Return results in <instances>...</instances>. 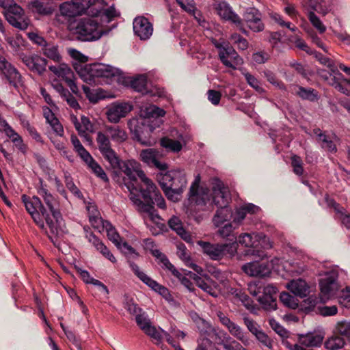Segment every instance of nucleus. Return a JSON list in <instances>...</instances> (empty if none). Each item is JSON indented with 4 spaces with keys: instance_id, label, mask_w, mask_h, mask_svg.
Masks as SVG:
<instances>
[{
    "instance_id": "55",
    "label": "nucleus",
    "mask_w": 350,
    "mask_h": 350,
    "mask_svg": "<svg viewBox=\"0 0 350 350\" xmlns=\"http://www.w3.org/2000/svg\"><path fill=\"white\" fill-rule=\"evenodd\" d=\"M64 179L66 186L70 191V192L77 198H82V193L75 185V184L73 182L72 178L71 177L70 174L67 172L64 173Z\"/></svg>"
},
{
    "instance_id": "49",
    "label": "nucleus",
    "mask_w": 350,
    "mask_h": 350,
    "mask_svg": "<svg viewBox=\"0 0 350 350\" xmlns=\"http://www.w3.org/2000/svg\"><path fill=\"white\" fill-rule=\"evenodd\" d=\"M103 225L106 228L108 239L117 247L122 241L120 236L109 222L105 221Z\"/></svg>"
},
{
    "instance_id": "42",
    "label": "nucleus",
    "mask_w": 350,
    "mask_h": 350,
    "mask_svg": "<svg viewBox=\"0 0 350 350\" xmlns=\"http://www.w3.org/2000/svg\"><path fill=\"white\" fill-rule=\"evenodd\" d=\"M59 12L62 16L68 18L81 16L72 0L62 3L59 5Z\"/></svg>"
},
{
    "instance_id": "50",
    "label": "nucleus",
    "mask_w": 350,
    "mask_h": 350,
    "mask_svg": "<svg viewBox=\"0 0 350 350\" xmlns=\"http://www.w3.org/2000/svg\"><path fill=\"white\" fill-rule=\"evenodd\" d=\"M221 227L217 230V234L222 238H227L230 241H232L233 242H236L237 237L233 234V230L234 228L232 226L231 223L225 224L223 226Z\"/></svg>"
},
{
    "instance_id": "11",
    "label": "nucleus",
    "mask_w": 350,
    "mask_h": 350,
    "mask_svg": "<svg viewBox=\"0 0 350 350\" xmlns=\"http://www.w3.org/2000/svg\"><path fill=\"white\" fill-rule=\"evenodd\" d=\"M130 267L135 275L152 290L158 293L167 300L170 299L171 295L169 290L141 271L139 267L135 262H130Z\"/></svg>"
},
{
    "instance_id": "23",
    "label": "nucleus",
    "mask_w": 350,
    "mask_h": 350,
    "mask_svg": "<svg viewBox=\"0 0 350 350\" xmlns=\"http://www.w3.org/2000/svg\"><path fill=\"white\" fill-rule=\"evenodd\" d=\"M213 203L219 208L227 206L228 204L229 195L228 189L224 187L223 183L215 180L212 188Z\"/></svg>"
},
{
    "instance_id": "43",
    "label": "nucleus",
    "mask_w": 350,
    "mask_h": 350,
    "mask_svg": "<svg viewBox=\"0 0 350 350\" xmlns=\"http://www.w3.org/2000/svg\"><path fill=\"white\" fill-rule=\"evenodd\" d=\"M73 123L79 135L85 134L87 131L92 132L94 130L93 124L90 119L85 116H81V122H79L77 118L74 117Z\"/></svg>"
},
{
    "instance_id": "21",
    "label": "nucleus",
    "mask_w": 350,
    "mask_h": 350,
    "mask_svg": "<svg viewBox=\"0 0 350 350\" xmlns=\"http://www.w3.org/2000/svg\"><path fill=\"white\" fill-rule=\"evenodd\" d=\"M241 269L247 275L253 277L264 278L271 273V269L267 263L257 260L244 264Z\"/></svg>"
},
{
    "instance_id": "52",
    "label": "nucleus",
    "mask_w": 350,
    "mask_h": 350,
    "mask_svg": "<svg viewBox=\"0 0 350 350\" xmlns=\"http://www.w3.org/2000/svg\"><path fill=\"white\" fill-rule=\"evenodd\" d=\"M308 13V18L311 24L319 31L320 33H323L325 31L326 27L323 24L320 18L314 14L315 11L311 10H306Z\"/></svg>"
},
{
    "instance_id": "31",
    "label": "nucleus",
    "mask_w": 350,
    "mask_h": 350,
    "mask_svg": "<svg viewBox=\"0 0 350 350\" xmlns=\"http://www.w3.org/2000/svg\"><path fill=\"white\" fill-rule=\"evenodd\" d=\"M105 131L110 139L115 143L121 144L128 138L125 130L118 125L106 126Z\"/></svg>"
},
{
    "instance_id": "7",
    "label": "nucleus",
    "mask_w": 350,
    "mask_h": 350,
    "mask_svg": "<svg viewBox=\"0 0 350 350\" xmlns=\"http://www.w3.org/2000/svg\"><path fill=\"white\" fill-rule=\"evenodd\" d=\"M198 245L202 247L203 253L213 260H221L227 255L232 257L237 253V244L235 242L219 244L198 241Z\"/></svg>"
},
{
    "instance_id": "4",
    "label": "nucleus",
    "mask_w": 350,
    "mask_h": 350,
    "mask_svg": "<svg viewBox=\"0 0 350 350\" xmlns=\"http://www.w3.org/2000/svg\"><path fill=\"white\" fill-rule=\"evenodd\" d=\"M68 29L78 40L83 42L98 40L108 33L96 19L90 17L75 20L69 24Z\"/></svg>"
},
{
    "instance_id": "30",
    "label": "nucleus",
    "mask_w": 350,
    "mask_h": 350,
    "mask_svg": "<svg viewBox=\"0 0 350 350\" xmlns=\"http://www.w3.org/2000/svg\"><path fill=\"white\" fill-rule=\"evenodd\" d=\"M165 111L154 105L142 106L140 109L139 115L144 119L154 118L158 122H161L159 118L163 117Z\"/></svg>"
},
{
    "instance_id": "15",
    "label": "nucleus",
    "mask_w": 350,
    "mask_h": 350,
    "mask_svg": "<svg viewBox=\"0 0 350 350\" xmlns=\"http://www.w3.org/2000/svg\"><path fill=\"white\" fill-rule=\"evenodd\" d=\"M256 234L257 233L241 234L239 237L238 241L241 245L247 247H250L247 254L252 255L256 258H259L260 260H263L267 258L268 256L265 252L258 249V245L256 244Z\"/></svg>"
},
{
    "instance_id": "26",
    "label": "nucleus",
    "mask_w": 350,
    "mask_h": 350,
    "mask_svg": "<svg viewBox=\"0 0 350 350\" xmlns=\"http://www.w3.org/2000/svg\"><path fill=\"white\" fill-rule=\"evenodd\" d=\"M187 275L192 278L196 282V285L204 291L213 297H215L217 296L215 289L216 286L215 282H213V284H211L210 282L211 280L208 277L205 276L204 278H202L191 271H189Z\"/></svg>"
},
{
    "instance_id": "47",
    "label": "nucleus",
    "mask_w": 350,
    "mask_h": 350,
    "mask_svg": "<svg viewBox=\"0 0 350 350\" xmlns=\"http://www.w3.org/2000/svg\"><path fill=\"white\" fill-rule=\"evenodd\" d=\"M117 248L119 249L121 252L123 253L129 259L128 261L129 264L130 262H132L131 259H136L139 256V254L136 252V250L126 242L121 241L117 246Z\"/></svg>"
},
{
    "instance_id": "33",
    "label": "nucleus",
    "mask_w": 350,
    "mask_h": 350,
    "mask_svg": "<svg viewBox=\"0 0 350 350\" xmlns=\"http://www.w3.org/2000/svg\"><path fill=\"white\" fill-rule=\"evenodd\" d=\"M119 15L120 13L115 9L113 5L106 9L95 8L94 11H91L92 16H100L107 23L111 22L115 18L119 16Z\"/></svg>"
},
{
    "instance_id": "56",
    "label": "nucleus",
    "mask_w": 350,
    "mask_h": 350,
    "mask_svg": "<svg viewBox=\"0 0 350 350\" xmlns=\"http://www.w3.org/2000/svg\"><path fill=\"white\" fill-rule=\"evenodd\" d=\"M82 89L84 94H85L86 98L91 103H96L103 98V96L98 92V89L91 90L90 88L85 85L82 86Z\"/></svg>"
},
{
    "instance_id": "63",
    "label": "nucleus",
    "mask_w": 350,
    "mask_h": 350,
    "mask_svg": "<svg viewBox=\"0 0 350 350\" xmlns=\"http://www.w3.org/2000/svg\"><path fill=\"white\" fill-rule=\"evenodd\" d=\"M124 308L132 314H139L141 308L133 301L132 299L126 297L124 302Z\"/></svg>"
},
{
    "instance_id": "46",
    "label": "nucleus",
    "mask_w": 350,
    "mask_h": 350,
    "mask_svg": "<svg viewBox=\"0 0 350 350\" xmlns=\"http://www.w3.org/2000/svg\"><path fill=\"white\" fill-rule=\"evenodd\" d=\"M109 139L110 137L107 133H104L101 131L97 133L96 141L98 150L100 152L111 148V144Z\"/></svg>"
},
{
    "instance_id": "62",
    "label": "nucleus",
    "mask_w": 350,
    "mask_h": 350,
    "mask_svg": "<svg viewBox=\"0 0 350 350\" xmlns=\"http://www.w3.org/2000/svg\"><path fill=\"white\" fill-rule=\"evenodd\" d=\"M291 165L295 174L301 176L304 174L303 161L300 157L293 154L291 157Z\"/></svg>"
},
{
    "instance_id": "53",
    "label": "nucleus",
    "mask_w": 350,
    "mask_h": 350,
    "mask_svg": "<svg viewBox=\"0 0 350 350\" xmlns=\"http://www.w3.org/2000/svg\"><path fill=\"white\" fill-rule=\"evenodd\" d=\"M86 164L98 178L105 182L109 181V178L106 173L104 172L101 166L94 159H92V160L88 162Z\"/></svg>"
},
{
    "instance_id": "12",
    "label": "nucleus",
    "mask_w": 350,
    "mask_h": 350,
    "mask_svg": "<svg viewBox=\"0 0 350 350\" xmlns=\"http://www.w3.org/2000/svg\"><path fill=\"white\" fill-rule=\"evenodd\" d=\"M338 278V271L331 270L326 272L325 276L321 279L319 282L321 292L326 298H330L338 291L339 288Z\"/></svg>"
},
{
    "instance_id": "1",
    "label": "nucleus",
    "mask_w": 350,
    "mask_h": 350,
    "mask_svg": "<svg viewBox=\"0 0 350 350\" xmlns=\"http://www.w3.org/2000/svg\"><path fill=\"white\" fill-rule=\"evenodd\" d=\"M154 189L149 190L148 184L144 187L141 186L138 193H135V189L133 185H129V189H131V200L136 206L137 210L140 213L144 219H149L156 224H159L161 220L157 210L154 208V204L161 209L166 208L165 199L161 196L156 185L152 183Z\"/></svg>"
},
{
    "instance_id": "6",
    "label": "nucleus",
    "mask_w": 350,
    "mask_h": 350,
    "mask_svg": "<svg viewBox=\"0 0 350 350\" xmlns=\"http://www.w3.org/2000/svg\"><path fill=\"white\" fill-rule=\"evenodd\" d=\"M120 167L116 169L120 170L127 176L128 181L124 180V185L130 192L131 197V189H129V185H133L135 189V193H138L141 186H145L148 184L149 190L152 191L154 188L152 186V182L146 177L145 173L139 168V165L135 160H126L120 162Z\"/></svg>"
},
{
    "instance_id": "38",
    "label": "nucleus",
    "mask_w": 350,
    "mask_h": 350,
    "mask_svg": "<svg viewBox=\"0 0 350 350\" xmlns=\"http://www.w3.org/2000/svg\"><path fill=\"white\" fill-rule=\"evenodd\" d=\"M41 51L44 56L55 62L59 63L62 61V57L59 53L58 46L53 43L47 42L43 48H41Z\"/></svg>"
},
{
    "instance_id": "57",
    "label": "nucleus",
    "mask_w": 350,
    "mask_h": 350,
    "mask_svg": "<svg viewBox=\"0 0 350 350\" xmlns=\"http://www.w3.org/2000/svg\"><path fill=\"white\" fill-rule=\"evenodd\" d=\"M247 83L258 93H264V88L260 86V81L250 72L243 73Z\"/></svg>"
},
{
    "instance_id": "20",
    "label": "nucleus",
    "mask_w": 350,
    "mask_h": 350,
    "mask_svg": "<svg viewBox=\"0 0 350 350\" xmlns=\"http://www.w3.org/2000/svg\"><path fill=\"white\" fill-rule=\"evenodd\" d=\"M135 34L142 40L150 38L153 32L152 24L144 16L136 17L133 23Z\"/></svg>"
},
{
    "instance_id": "40",
    "label": "nucleus",
    "mask_w": 350,
    "mask_h": 350,
    "mask_svg": "<svg viewBox=\"0 0 350 350\" xmlns=\"http://www.w3.org/2000/svg\"><path fill=\"white\" fill-rule=\"evenodd\" d=\"M314 133L317 136L319 142H320L321 147L331 152H336V146L334 142L331 140L320 129H314Z\"/></svg>"
},
{
    "instance_id": "29",
    "label": "nucleus",
    "mask_w": 350,
    "mask_h": 350,
    "mask_svg": "<svg viewBox=\"0 0 350 350\" xmlns=\"http://www.w3.org/2000/svg\"><path fill=\"white\" fill-rule=\"evenodd\" d=\"M288 289L295 295L301 298L305 297L309 293V286L302 279L293 280L287 284Z\"/></svg>"
},
{
    "instance_id": "5",
    "label": "nucleus",
    "mask_w": 350,
    "mask_h": 350,
    "mask_svg": "<svg viewBox=\"0 0 350 350\" xmlns=\"http://www.w3.org/2000/svg\"><path fill=\"white\" fill-rule=\"evenodd\" d=\"M22 202H23L27 211L31 216L34 222L38 227L42 229L44 228V224L42 219L43 217L45 219L46 225L49 226L51 233L54 236H58V228L54 223L53 219L48 213L46 209L44 208L40 199L38 196H33L30 198L26 195L21 196Z\"/></svg>"
},
{
    "instance_id": "2",
    "label": "nucleus",
    "mask_w": 350,
    "mask_h": 350,
    "mask_svg": "<svg viewBox=\"0 0 350 350\" xmlns=\"http://www.w3.org/2000/svg\"><path fill=\"white\" fill-rule=\"evenodd\" d=\"M74 68L80 78L89 84L104 82L110 83L120 75V70L114 67L101 63L83 65L75 64Z\"/></svg>"
},
{
    "instance_id": "39",
    "label": "nucleus",
    "mask_w": 350,
    "mask_h": 350,
    "mask_svg": "<svg viewBox=\"0 0 350 350\" xmlns=\"http://www.w3.org/2000/svg\"><path fill=\"white\" fill-rule=\"evenodd\" d=\"M294 92L303 100H308L312 102L318 100V92L312 88H306L302 86L296 85L294 88Z\"/></svg>"
},
{
    "instance_id": "37",
    "label": "nucleus",
    "mask_w": 350,
    "mask_h": 350,
    "mask_svg": "<svg viewBox=\"0 0 350 350\" xmlns=\"http://www.w3.org/2000/svg\"><path fill=\"white\" fill-rule=\"evenodd\" d=\"M75 3V5L79 12H80V15L82 16L84 14L87 13V11L90 10L88 14L91 15V11L95 10L96 6V3H103L102 0H94L92 1L91 0H72Z\"/></svg>"
},
{
    "instance_id": "25",
    "label": "nucleus",
    "mask_w": 350,
    "mask_h": 350,
    "mask_svg": "<svg viewBox=\"0 0 350 350\" xmlns=\"http://www.w3.org/2000/svg\"><path fill=\"white\" fill-rule=\"evenodd\" d=\"M135 321L137 325L146 334L155 340L157 342L161 341L162 337L160 332L154 326L152 325L150 319L144 313L137 314L135 317Z\"/></svg>"
},
{
    "instance_id": "10",
    "label": "nucleus",
    "mask_w": 350,
    "mask_h": 350,
    "mask_svg": "<svg viewBox=\"0 0 350 350\" xmlns=\"http://www.w3.org/2000/svg\"><path fill=\"white\" fill-rule=\"evenodd\" d=\"M40 185L38 187V194L41 196L51 212L53 217L55 219L56 226L58 228V234L60 230V222L62 220V214L59 211V203L57 199L49 192L46 185L43 184L42 179L40 180Z\"/></svg>"
},
{
    "instance_id": "8",
    "label": "nucleus",
    "mask_w": 350,
    "mask_h": 350,
    "mask_svg": "<svg viewBox=\"0 0 350 350\" xmlns=\"http://www.w3.org/2000/svg\"><path fill=\"white\" fill-rule=\"evenodd\" d=\"M213 44L219 50V59L225 66L236 70L243 63V59L228 42L215 40Z\"/></svg>"
},
{
    "instance_id": "41",
    "label": "nucleus",
    "mask_w": 350,
    "mask_h": 350,
    "mask_svg": "<svg viewBox=\"0 0 350 350\" xmlns=\"http://www.w3.org/2000/svg\"><path fill=\"white\" fill-rule=\"evenodd\" d=\"M330 72L322 70L321 76L329 82H345L347 79L338 70L337 66L334 64L330 69Z\"/></svg>"
},
{
    "instance_id": "58",
    "label": "nucleus",
    "mask_w": 350,
    "mask_h": 350,
    "mask_svg": "<svg viewBox=\"0 0 350 350\" xmlns=\"http://www.w3.org/2000/svg\"><path fill=\"white\" fill-rule=\"evenodd\" d=\"M256 244L258 247L262 248L261 250L265 252V250L272 248L273 242L270 240L269 237L265 235L263 233H257L256 235Z\"/></svg>"
},
{
    "instance_id": "54",
    "label": "nucleus",
    "mask_w": 350,
    "mask_h": 350,
    "mask_svg": "<svg viewBox=\"0 0 350 350\" xmlns=\"http://www.w3.org/2000/svg\"><path fill=\"white\" fill-rule=\"evenodd\" d=\"M225 350H241L243 346L230 336L225 337L221 342Z\"/></svg>"
},
{
    "instance_id": "32",
    "label": "nucleus",
    "mask_w": 350,
    "mask_h": 350,
    "mask_svg": "<svg viewBox=\"0 0 350 350\" xmlns=\"http://www.w3.org/2000/svg\"><path fill=\"white\" fill-rule=\"evenodd\" d=\"M232 217V211L229 206L219 207L213 217V222L217 227L222 226L226 221H228Z\"/></svg>"
},
{
    "instance_id": "60",
    "label": "nucleus",
    "mask_w": 350,
    "mask_h": 350,
    "mask_svg": "<svg viewBox=\"0 0 350 350\" xmlns=\"http://www.w3.org/2000/svg\"><path fill=\"white\" fill-rule=\"evenodd\" d=\"M230 40L233 44L237 45L239 50L244 51L248 48L249 44L247 40L237 33H232L230 36Z\"/></svg>"
},
{
    "instance_id": "24",
    "label": "nucleus",
    "mask_w": 350,
    "mask_h": 350,
    "mask_svg": "<svg viewBox=\"0 0 350 350\" xmlns=\"http://www.w3.org/2000/svg\"><path fill=\"white\" fill-rule=\"evenodd\" d=\"M0 72L5 75L10 83L14 86L21 81L22 77L20 72L3 56L0 57Z\"/></svg>"
},
{
    "instance_id": "18",
    "label": "nucleus",
    "mask_w": 350,
    "mask_h": 350,
    "mask_svg": "<svg viewBox=\"0 0 350 350\" xmlns=\"http://www.w3.org/2000/svg\"><path fill=\"white\" fill-rule=\"evenodd\" d=\"M161 156L159 151L154 148L145 149L140 152V158L144 163L161 171H165L168 169V165L159 161Z\"/></svg>"
},
{
    "instance_id": "14",
    "label": "nucleus",
    "mask_w": 350,
    "mask_h": 350,
    "mask_svg": "<svg viewBox=\"0 0 350 350\" xmlns=\"http://www.w3.org/2000/svg\"><path fill=\"white\" fill-rule=\"evenodd\" d=\"M20 57L23 63L32 72L40 76L45 72L47 65V60L45 58L37 54L26 55L24 53H22Z\"/></svg>"
},
{
    "instance_id": "13",
    "label": "nucleus",
    "mask_w": 350,
    "mask_h": 350,
    "mask_svg": "<svg viewBox=\"0 0 350 350\" xmlns=\"http://www.w3.org/2000/svg\"><path fill=\"white\" fill-rule=\"evenodd\" d=\"M217 317L219 322L228 330L232 336L241 341L245 346L249 345V338L247 334L244 332L239 325L231 321L228 316L221 311L217 312Z\"/></svg>"
},
{
    "instance_id": "44",
    "label": "nucleus",
    "mask_w": 350,
    "mask_h": 350,
    "mask_svg": "<svg viewBox=\"0 0 350 350\" xmlns=\"http://www.w3.org/2000/svg\"><path fill=\"white\" fill-rule=\"evenodd\" d=\"M160 145L167 152H178L182 150L183 145L178 141L168 137H163L160 139Z\"/></svg>"
},
{
    "instance_id": "17",
    "label": "nucleus",
    "mask_w": 350,
    "mask_h": 350,
    "mask_svg": "<svg viewBox=\"0 0 350 350\" xmlns=\"http://www.w3.org/2000/svg\"><path fill=\"white\" fill-rule=\"evenodd\" d=\"M277 293L278 289L273 285L268 284L263 288V293L258 297V301L265 310L272 311L276 310Z\"/></svg>"
},
{
    "instance_id": "35",
    "label": "nucleus",
    "mask_w": 350,
    "mask_h": 350,
    "mask_svg": "<svg viewBox=\"0 0 350 350\" xmlns=\"http://www.w3.org/2000/svg\"><path fill=\"white\" fill-rule=\"evenodd\" d=\"M28 8L33 13L42 16L50 15L53 12L51 6L39 0H33L29 2Z\"/></svg>"
},
{
    "instance_id": "28",
    "label": "nucleus",
    "mask_w": 350,
    "mask_h": 350,
    "mask_svg": "<svg viewBox=\"0 0 350 350\" xmlns=\"http://www.w3.org/2000/svg\"><path fill=\"white\" fill-rule=\"evenodd\" d=\"M323 336L317 332H308L298 336L299 342L309 347H320L323 340Z\"/></svg>"
},
{
    "instance_id": "22",
    "label": "nucleus",
    "mask_w": 350,
    "mask_h": 350,
    "mask_svg": "<svg viewBox=\"0 0 350 350\" xmlns=\"http://www.w3.org/2000/svg\"><path fill=\"white\" fill-rule=\"evenodd\" d=\"M131 110L132 107L128 103H113L108 107L106 114L109 122L117 123Z\"/></svg>"
},
{
    "instance_id": "9",
    "label": "nucleus",
    "mask_w": 350,
    "mask_h": 350,
    "mask_svg": "<svg viewBox=\"0 0 350 350\" xmlns=\"http://www.w3.org/2000/svg\"><path fill=\"white\" fill-rule=\"evenodd\" d=\"M3 16L11 26L20 31L26 30L31 25L30 18L18 4L10 8L8 11H3Z\"/></svg>"
},
{
    "instance_id": "36",
    "label": "nucleus",
    "mask_w": 350,
    "mask_h": 350,
    "mask_svg": "<svg viewBox=\"0 0 350 350\" xmlns=\"http://www.w3.org/2000/svg\"><path fill=\"white\" fill-rule=\"evenodd\" d=\"M49 70L65 81L74 79V73L71 68L66 64H59L58 66H51Z\"/></svg>"
},
{
    "instance_id": "34",
    "label": "nucleus",
    "mask_w": 350,
    "mask_h": 350,
    "mask_svg": "<svg viewBox=\"0 0 350 350\" xmlns=\"http://www.w3.org/2000/svg\"><path fill=\"white\" fill-rule=\"evenodd\" d=\"M191 317L201 335L205 336H210L211 333L215 332V329L211 324L200 317L197 313L192 314Z\"/></svg>"
},
{
    "instance_id": "51",
    "label": "nucleus",
    "mask_w": 350,
    "mask_h": 350,
    "mask_svg": "<svg viewBox=\"0 0 350 350\" xmlns=\"http://www.w3.org/2000/svg\"><path fill=\"white\" fill-rule=\"evenodd\" d=\"M345 342L341 336H332L329 338L325 342V347L329 350H338L342 349Z\"/></svg>"
},
{
    "instance_id": "61",
    "label": "nucleus",
    "mask_w": 350,
    "mask_h": 350,
    "mask_svg": "<svg viewBox=\"0 0 350 350\" xmlns=\"http://www.w3.org/2000/svg\"><path fill=\"white\" fill-rule=\"evenodd\" d=\"M262 73L263 76L270 83L280 89H284V84L277 78L276 75L272 71L265 70Z\"/></svg>"
},
{
    "instance_id": "19",
    "label": "nucleus",
    "mask_w": 350,
    "mask_h": 350,
    "mask_svg": "<svg viewBox=\"0 0 350 350\" xmlns=\"http://www.w3.org/2000/svg\"><path fill=\"white\" fill-rule=\"evenodd\" d=\"M243 20L247 27L254 32H260L264 29L262 14L255 8H247L243 14Z\"/></svg>"
},
{
    "instance_id": "59",
    "label": "nucleus",
    "mask_w": 350,
    "mask_h": 350,
    "mask_svg": "<svg viewBox=\"0 0 350 350\" xmlns=\"http://www.w3.org/2000/svg\"><path fill=\"white\" fill-rule=\"evenodd\" d=\"M280 299L284 306L288 308L295 309L298 307L297 300L288 293H282L280 295Z\"/></svg>"
},
{
    "instance_id": "27",
    "label": "nucleus",
    "mask_w": 350,
    "mask_h": 350,
    "mask_svg": "<svg viewBox=\"0 0 350 350\" xmlns=\"http://www.w3.org/2000/svg\"><path fill=\"white\" fill-rule=\"evenodd\" d=\"M306 10H311L325 16L331 10L329 0H304Z\"/></svg>"
},
{
    "instance_id": "48",
    "label": "nucleus",
    "mask_w": 350,
    "mask_h": 350,
    "mask_svg": "<svg viewBox=\"0 0 350 350\" xmlns=\"http://www.w3.org/2000/svg\"><path fill=\"white\" fill-rule=\"evenodd\" d=\"M100 153L105 159L109 162L112 168L116 169L117 167H120L121 160L112 148Z\"/></svg>"
},
{
    "instance_id": "45",
    "label": "nucleus",
    "mask_w": 350,
    "mask_h": 350,
    "mask_svg": "<svg viewBox=\"0 0 350 350\" xmlns=\"http://www.w3.org/2000/svg\"><path fill=\"white\" fill-rule=\"evenodd\" d=\"M131 85L135 91L141 92L142 94L148 93L147 77L146 75H142L134 78L131 81Z\"/></svg>"
},
{
    "instance_id": "16",
    "label": "nucleus",
    "mask_w": 350,
    "mask_h": 350,
    "mask_svg": "<svg viewBox=\"0 0 350 350\" xmlns=\"http://www.w3.org/2000/svg\"><path fill=\"white\" fill-rule=\"evenodd\" d=\"M215 10L221 18L226 21H230L237 25L242 33L247 34V31L243 27L241 18L232 11V8L228 3L225 1L218 3L215 5Z\"/></svg>"
},
{
    "instance_id": "3",
    "label": "nucleus",
    "mask_w": 350,
    "mask_h": 350,
    "mask_svg": "<svg viewBox=\"0 0 350 350\" xmlns=\"http://www.w3.org/2000/svg\"><path fill=\"white\" fill-rule=\"evenodd\" d=\"M157 180L169 200L178 202L187 186V178L183 172L171 170L161 172L157 175Z\"/></svg>"
},
{
    "instance_id": "64",
    "label": "nucleus",
    "mask_w": 350,
    "mask_h": 350,
    "mask_svg": "<svg viewBox=\"0 0 350 350\" xmlns=\"http://www.w3.org/2000/svg\"><path fill=\"white\" fill-rule=\"evenodd\" d=\"M243 323L247 327V329L254 335L256 334L261 329H260L258 323L253 319H250L247 316H244L243 318Z\"/></svg>"
}]
</instances>
